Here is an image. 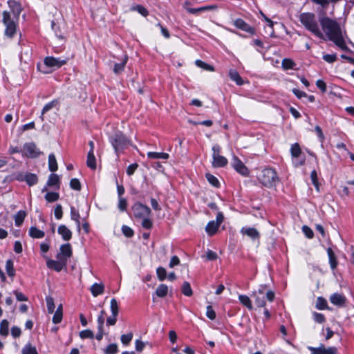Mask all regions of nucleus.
I'll return each mask as SVG.
<instances>
[{
    "mask_svg": "<svg viewBox=\"0 0 354 354\" xmlns=\"http://www.w3.org/2000/svg\"><path fill=\"white\" fill-rule=\"evenodd\" d=\"M319 21L322 30L328 39L333 41L341 49L346 50L347 47L339 23L326 16L319 17Z\"/></svg>",
    "mask_w": 354,
    "mask_h": 354,
    "instance_id": "obj_1",
    "label": "nucleus"
},
{
    "mask_svg": "<svg viewBox=\"0 0 354 354\" xmlns=\"http://www.w3.org/2000/svg\"><path fill=\"white\" fill-rule=\"evenodd\" d=\"M300 21L306 28L315 36L321 39H324V35L320 30L314 14L309 12L303 13L300 15Z\"/></svg>",
    "mask_w": 354,
    "mask_h": 354,
    "instance_id": "obj_2",
    "label": "nucleus"
},
{
    "mask_svg": "<svg viewBox=\"0 0 354 354\" xmlns=\"http://www.w3.org/2000/svg\"><path fill=\"white\" fill-rule=\"evenodd\" d=\"M18 19L19 17L11 15L10 12L6 10L3 12L2 22L6 27V36L12 37L15 34Z\"/></svg>",
    "mask_w": 354,
    "mask_h": 354,
    "instance_id": "obj_3",
    "label": "nucleus"
},
{
    "mask_svg": "<svg viewBox=\"0 0 354 354\" xmlns=\"http://www.w3.org/2000/svg\"><path fill=\"white\" fill-rule=\"evenodd\" d=\"M259 180L264 186L271 188L279 183L277 172L271 168H266L261 171Z\"/></svg>",
    "mask_w": 354,
    "mask_h": 354,
    "instance_id": "obj_4",
    "label": "nucleus"
},
{
    "mask_svg": "<svg viewBox=\"0 0 354 354\" xmlns=\"http://www.w3.org/2000/svg\"><path fill=\"white\" fill-rule=\"evenodd\" d=\"M110 142L116 153L123 149L129 144V140L121 132H116L110 137Z\"/></svg>",
    "mask_w": 354,
    "mask_h": 354,
    "instance_id": "obj_5",
    "label": "nucleus"
},
{
    "mask_svg": "<svg viewBox=\"0 0 354 354\" xmlns=\"http://www.w3.org/2000/svg\"><path fill=\"white\" fill-rule=\"evenodd\" d=\"M212 166L214 167H223L227 164V160L225 157L220 155L221 147L215 145L212 147Z\"/></svg>",
    "mask_w": 354,
    "mask_h": 354,
    "instance_id": "obj_6",
    "label": "nucleus"
},
{
    "mask_svg": "<svg viewBox=\"0 0 354 354\" xmlns=\"http://www.w3.org/2000/svg\"><path fill=\"white\" fill-rule=\"evenodd\" d=\"M290 153L292 158V163L295 167L301 166L305 163V158L301 157V149L298 143L291 145Z\"/></svg>",
    "mask_w": 354,
    "mask_h": 354,
    "instance_id": "obj_7",
    "label": "nucleus"
},
{
    "mask_svg": "<svg viewBox=\"0 0 354 354\" xmlns=\"http://www.w3.org/2000/svg\"><path fill=\"white\" fill-rule=\"evenodd\" d=\"M69 59V57H54L49 56L44 59V63L46 66L56 69L66 64Z\"/></svg>",
    "mask_w": 354,
    "mask_h": 354,
    "instance_id": "obj_8",
    "label": "nucleus"
},
{
    "mask_svg": "<svg viewBox=\"0 0 354 354\" xmlns=\"http://www.w3.org/2000/svg\"><path fill=\"white\" fill-rule=\"evenodd\" d=\"M132 211L134 216L138 218L149 217L151 214L150 208L140 203H135L132 207Z\"/></svg>",
    "mask_w": 354,
    "mask_h": 354,
    "instance_id": "obj_9",
    "label": "nucleus"
},
{
    "mask_svg": "<svg viewBox=\"0 0 354 354\" xmlns=\"http://www.w3.org/2000/svg\"><path fill=\"white\" fill-rule=\"evenodd\" d=\"M73 250L71 244L65 243L62 244L60 248L59 252L57 254V259H60L67 263L68 259L72 256Z\"/></svg>",
    "mask_w": 354,
    "mask_h": 354,
    "instance_id": "obj_10",
    "label": "nucleus"
},
{
    "mask_svg": "<svg viewBox=\"0 0 354 354\" xmlns=\"http://www.w3.org/2000/svg\"><path fill=\"white\" fill-rule=\"evenodd\" d=\"M23 154L28 158H35L39 156L40 151L34 142H27L24 145Z\"/></svg>",
    "mask_w": 354,
    "mask_h": 354,
    "instance_id": "obj_11",
    "label": "nucleus"
},
{
    "mask_svg": "<svg viewBox=\"0 0 354 354\" xmlns=\"http://www.w3.org/2000/svg\"><path fill=\"white\" fill-rule=\"evenodd\" d=\"M232 167L236 169L237 172L243 176L248 175V169L244 165V164L236 156L233 157L232 162Z\"/></svg>",
    "mask_w": 354,
    "mask_h": 354,
    "instance_id": "obj_12",
    "label": "nucleus"
},
{
    "mask_svg": "<svg viewBox=\"0 0 354 354\" xmlns=\"http://www.w3.org/2000/svg\"><path fill=\"white\" fill-rule=\"evenodd\" d=\"M234 25L239 29H241L245 32L250 33L252 35L255 33L254 28L248 25L245 21L241 19H236L234 21Z\"/></svg>",
    "mask_w": 354,
    "mask_h": 354,
    "instance_id": "obj_13",
    "label": "nucleus"
},
{
    "mask_svg": "<svg viewBox=\"0 0 354 354\" xmlns=\"http://www.w3.org/2000/svg\"><path fill=\"white\" fill-rule=\"evenodd\" d=\"M46 264L48 268L53 269L57 272L61 271L66 266V263L60 259H48Z\"/></svg>",
    "mask_w": 354,
    "mask_h": 354,
    "instance_id": "obj_14",
    "label": "nucleus"
},
{
    "mask_svg": "<svg viewBox=\"0 0 354 354\" xmlns=\"http://www.w3.org/2000/svg\"><path fill=\"white\" fill-rule=\"evenodd\" d=\"M8 3L10 8L9 12H10L11 15L19 17V15L22 10L21 5L14 0L8 1Z\"/></svg>",
    "mask_w": 354,
    "mask_h": 354,
    "instance_id": "obj_15",
    "label": "nucleus"
},
{
    "mask_svg": "<svg viewBox=\"0 0 354 354\" xmlns=\"http://www.w3.org/2000/svg\"><path fill=\"white\" fill-rule=\"evenodd\" d=\"M57 232L64 241H69L72 237V232L64 225L59 226Z\"/></svg>",
    "mask_w": 354,
    "mask_h": 354,
    "instance_id": "obj_16",
    "label": "nucleus"
},
{
    "mask_svg": "<svg viewBox=\"0 0 354 354\" xmlns=\"http://www.w3.org/2000/svg\"><path fill=\"white\" fill-rule=\"evenodd\" d=\"M241 232L243 234H245L250 237L253 240L259 239V232L254 227H242Z\"/></svg>",
    "mask_w": 354,
    "mask_h": 354,
    "instance_id": "obj_17",
    "label": "nucleus"
},
{
    "mask_svg": "<svg viewBox=\"0 0 354 354\" xmlns=\"http://www.w3.org/2000/svg\"><path fill=\"white\" fill-rule=\"evenodd\" d=\"M345 301V297L338 293H334L330 297V301L336 306H343Z\"/></svg>",
    "mask_w": 354,
    "mask_h": 354,
    "instance_id": "obj_18",
    "label": "nucleus"
},
{
    "mask_svg": "<svg viewBox=\"0 0 354 354\" xmlns=\"http://www.w3.org/2000/svg\"><path fill=\"white\" fill-rule=\"evenodd\" d=\"M104 286L102 283H95L91 286L90 290L93 297H97L104 292Z\"/></svg>",
    "mask_w": 354,
    "mask_h": 354,
    "instance_id": "obj_19",
    "label": "nucleus"
},
{
    "mask_svg": "<svg viewBox=\"0 0 354 354\" xmlns=\"http://www.w3.org/2000/svg\"><path fill=\"white\" fill-rule=\"evenodd\" d=\"M219 226L220 225H218L216 222H214V221H209L205 227L206 232L209 236H212L217 232Z\"/></svg>",
    "mask_w": 354,
    "mask_h": 354,
    "instance_id": "obj_20",
    "label": "nucleus"
},
{
    "mask_svg": "<svg viewBox=\"0 0 354 354\" xmlns=\"http://www.w3.org/2000/svg\"><path fill=\"white\" fill-rule=\"evenodd\" d=\"M60 180L58 175L55 174H52L49 176L47 185L49 187L56 186L57 188H59Z\"/></svg>",
    "mask_w": 354,
    "mask_h": 354,
    "instance_id": "obj_21",
    "label": "nucleus"
},
{
    "mask_svg": "<svg viewBox=\"0 0 354 354\" xmlns=\"http://www.w3.org/2000/svg\"><path fill=\"white\" fill-rule=\"evenodd\" d=\"M147 157L150 159H168L169 155L167 153L163 152H148Z\"/></svg>",
    "mask_w": 354,
    "mask_h": 354,
    "instance_id": "obj_22",
    "label": "nucleus"
},
{
    "mask_svg": "<svg viewBox=\"0 0 354 354\" xmlns=\"http://www.w3.org/2000/svg\"><path fill=\"white\" fill-rule=\"evenodd\" d=\"M26 216V212L23 210L19 211L15 216V223L17 226H20Z\"/></svg>",
    "mask_w": 354,
    "mask_h": 354,
    "instance_id": "obj_23",
    "label": "nucleus"
},
{
    "mask_svg": "<svg viewBox=\"0 0 354 354\" xmlns=\"http://www.w3.org/2000/svg\"><path fill=\"white\" fill-rule=\"evenodd\" d=\"M48 168L50 171H56L58 169L57 160L53 153H50L48 156Z\"/></svg>",
    "mask_w": 354,
    "mask_h": 354,
    "instance_id": "obj_24",
    "label": "nucleus"
},
{
    "mask_svg": "<svg viewBox=\"0 0 354 354\" xmlns=\"http://www.w3.org/2000/svg\"><path fill=\"white\" fill-rule=\"evenodd\" d=\"M254 298L255 304L258 307H264L266 306L265 295H257V292H252L251 295Z\"/></svg>",
    "mask_w": 354,
    "mask_h": 354,
    "instance_id": "obj_25",
    "label": "nucleus"
},
{
    "mask_svg": "<svg viewBox=\"0 0 354 354\" xmlns=\"http://www.w3.org/2000/svg\"><path fill=\"white\" fill-rule=\"evenodd\" d=\"M29 235L35 239H41L44 236L45 234L36 227H31L29 230Z\"/></svg>",
    "mask_w": 354,
    "mask_h": 354,
    "instance_id": "obj_26",
    "label": "nucleus"
},
{
    "mask_svg": "<svg viewBox=\"0 0 354 354\" xmlns=\"http://www.w3.org/2000/svg\"><path fill=\"white\" fill-rule=\"evenodd\" d=\"M327 253L328 255L329 263H330V268L332 269H335L337 265V261L336 260L335 254L330 248H328L327 249Z\"/></svg>",
    "mask_w": 354,
    "mask_h": 354,
    "instance_id": "obj_27",
    "label": "nucleus"
},
{
    "mask_svg": "<svg viewBox=\"0 0 354 354\" xmlns=\"http://www.w3.org/2000/svg\"><path fill=\"white\" fill-rule=\"evenodd\" d=\"M229 75L230 79L234 81L238 85L243 84V81L236 71L233 69L230 70Z\"/></svg>",
    "mask_w": 354,
    "mask_h": 354,
    "instance_id": "obj_28",
    "label": "nucleus"
},
{
    "mask_svg": "<svg viewBox=\"0 0 354 354\" xmlns=\"http://www.w3.org/2000/svg\"><path fill=\"white\" fill-rule=\"evenodd\" d=\"M86 165L92 169H95L96 168L95 157L94 156V153H92V151H88V153Z\"/></svg>",
    "mask_w": 354,
    "mask_h": 354,
    "instance_id": "obj_29",
    "label": "nucleus"
},
{
    "mask_svg": "<svg viewBox=\"0 0 354 354\" xmlns=\"http://www.w3.org/2000/svg\"><path fill=\"white\" fill-rule=\"evenodd\" d=\"M168 286L165 284H160L156 290V294L159 297H164L167 295Z\"/></svg>",
    "mask_w": 354,
    "mask_h": 354,
    "instance_id": "obj_30",
    "label": "nucleus"
},
{
    "mask_svg": "<svg viewBox=\"0 0 354 354\" xmlns=\"http://www.w3.org/2000/svg\"><path fill=\"white\" fill-rule=\"evenodd\" d=\"M239 299L240 302L247 307L249 310H252L253 308V306L252 305V302L249 297L243 295H240L239 296Z\"/></svg>",
    "mask_w": 354,
    "mask_h": 354,
    "instance_id": "obj_31",
    "label": "nucleus"
},
{
    "mask_svg": "<svg viewBox=\"0 0 354 354\" xmlns=\"http://www.w3.org/2000/svg\"><path fill=\"white\" fill-rule=\"evenodd\" d=\"M80 214L75 209L74 207H71V218L72 220L75 221L77 228L80 230Z\"/></svg>",
    "mask_w": 354,
    "mask_h": 354,
    "instance_id": "obj_32",
    "label": "nucleus"
},
{
    "mask_svg": "<svg viewBox=\"0 0 354 354\" xmlns=\"http://www.w3.org/2000/svg\"><path fill=\"white\" fill-rule=\"evenodd\" d=\"M128 57L127 55L124 56V58L122 63L120 64H115L113 71L115 74H119L122 71H123L124 66L127 62Z\"/></svg>",
    "mask_w": 354,
    "mask_h": 354,
    "instance_id": "obj_33",
    "label": "nucleus"
},
{
    "mask_svg": "<svg viewBox=\"0 0 354 354\" xmlns=\"http://www.w3.org/2000/svg\"><path fill=\"white\" fill-rule=\"evenodd\" d=\"M24 180L30 186L34 185L37 183V176L34 174H27L24 176Z\"/></svg>",
    "mask_w": 354,
    "mask_h": 354,
    "instance_id": "obj_34",
    "label": "nucleus"
},
{
    "mask_svg": "<svg viewBox=\"0 0 354 354\" xmlns=\"http://www.w3.org/2000/svg\"><path fill=\"white\" fill-rule=\"evenodd\" d=\"M216 6H207L201 7L198 8H188L187 11L192 14H196L199 12L210 10H213V9H216Z\"/></svg>",
    "mask_w": 354,
    "mask_h": 354,
    "instance_id": "obj_35",
    "label": "nucleus"
},
{
    "mask_svg": "<svg viewBox=\"0 0 354 354\" xmlns=\"http://www.w3.org/2000/svg\"><path fill=\"white\" fill-rule=\"evenodd\" d=\"M9 323L6 319L1 321L0 324V335L6 336L8 334Z\"/></svg>",
    "mask_w": 354,
    "mask_h": 354,
    "instance_id": "obj_36",
    "label": "nucleus"
},
{
    "mask_svg": "<svg viewBox=\"0 0 354 354\" xmlns=\"http://www.w3.org/2000/svg\"><path fill=\"white\" fill-rule=\"evenodd\" d=\"M55 105L56 102L55 101H52L50 102H48L44 106L40 116L41 121L44 120V115L46 114V113L52 109Z\"/></svg>",
    "mask_w": 354,
    "mask_h": 354,
    "instance_id": "obj_37",
    "label": "nucleus"
},
{
    "mask_svg": "<svg viewBox=\"0 0 354 354\" xmlns=\"http://www.w3.org/2000/svg\"><path fill=\"white\" fill-rule=\"evenodd\" d=\"M315 306L318 310L326 309L328 308L327 301L324 298L319 297L317 299Z\"/></svg>",
    "mask_w": 354,
    "mask_h": 354,
    "instance_id": "obj_38",
    "label": "nucleus"
},
{
    "mask_svg": "<svg viewBox=\"0 0 354 354\" xmlns=\"http://www.w3.org/2000/svg\"><path fill=\"white\" fill-rule=\"evenodd\" d=\"M22 354H38L35 346H32L30 344H26L21 351Z\"/></svg>",
    "mask_w": 354,
    "mask_h": 354,
    "instance_id": "obj_39",
    "label": "nucleus"
},
{
    "mask_svg": "<svg viewBox=\"0 0 354 354\" xmlns=\"http://www.w3.org/2000/svg\"><path fill=\"white\" fill-rule=\"evenodd\" d=\"M281 65L283 69H292L295 66V63L290 59L285 58L282 60Z\"/></svg>",
    "mask_w": 354,
    "mask_h": 354,
    "instance_id": "obj_40",
    "label": "nucleus"
},
{
    "mask_svg": "<svg viewBox=\"0 0 354 354\" xmlns=\"http://www.w3.org/2000/svg\"><path fill=\"white\" fill-rule=\"evenodd\" d=\"M182 292L187 297L192 295L193 292L189 282L185 281L182 286Z\"/></svg>",
    "mask_w": 354,
    "mask_h": 354,
    "instance_id": "obj_41",
    "label": "nucleus"
},
{
    "mask_svg": "<svg viewBox=\"0 0 354 354\" xmlns=\"http://www.w3.org/2000/svg\"><path fill=\"white\" fill-rule=\"evenodd\" d=\"M6 270L8 276L11 277L15 276V269L13 267V262L12 261V260L8 259L6 261Z\"/></svg>",
    "mask_w": 354,
    "mask_h": 354,
    "instance_id": "obj_42",
    "label": "nucleus"
},
{
    "mask_svg": "<svg viewBox=\"0 0 354 354\" xmlns=\"http://www.w3.org/2000/svg\"><path fill=\"white\" fill-rule=\"evenodd\" d=\"M156 274L159 281H162L166 279L167 277V271L166 269L163 267H158L156 269Z\"/></svg>",
    "mask_w": 354,
    "mask_h": 354,
    "instance_id": "obj_43",
    "label": "nucleus"
},
{
    "mask_svg": "<svg viewBox=\"0 0 354 354\" xmlns=\"http://www.w3.org/2000/svg\"><path fill=\"white\" fill-rule=\"evenodd\" d=\"M111 311L113 315H118L119 312V307L117 300L113 298L110 302Z\"/></svg>",
    "mask_w": 354,
    "mask_h": 354,
    "instance_id": "obj_44",
    "label": "nucleus"
},
{
    "mask_svg": "<svg viewBox=\"0 0 354 354\" xmlns=\"http://www.w3.org/2000/svg\"><path fill=\"white\" fill-rule=\"evenodd\" d=\"M46 301L48 312V313L52 314L54 312V310L55 308V306L54 304V300L51 297L48 296V297H46Z\"/></svg>",
    "mask_w": 354,
    "mask_h": 354,
    "instance_id": "obj_45",
    "label": "nucleus"
},
{
    "mask_svg": "<svg viewBox=\"0 0 354 354\" xmlns=\"http://www.w3.org/2000/svg\"><path fill=\"white\" fill-rule=\"evenodd\" d=\"M59 197V194L56 192H48L45 196L46 200L50 203L57 201Z\"/></svg>",
    "mask_w": 354,
    "mask_h": 354,
    "instance_id": "obj_46",
    "label": "nucleus"
},
{
    "mask_svg": "<svg viewBox=\"0 0 354 354\" xmlns=\"http://www.w3.org/2000/svg\"><path fill=\"white\" fill-rule=\"evenodd\" d=\"M80 337L82 339H93L94 333L89 329L84 330L80 333Z\"/></svg>",
    "mask_w": 354,
    "mask_h": 354,
    "instance_id": "obj_47",
    "label": "nucleus"
},
{
    "mask_svg": "<svg viewBox=\"0 0 354 354\" xmlns=\"http://www.w3.org/2000/svg\"><path fill=\"white\" fill-rule=\"evenodd\" d=\"M206 178L207 181L212 185L214 187H218L219 186V182L218 179L213 175L210 174H206Z\"/></svg>",
    "mask_w": 354,
    "mask_h": 354,
    "instance_id": "obj_48",
    "label": "nucleus"
},
{
    "mask_svg": "<svg viewBox=\"0 0 354 354\" xmlns=\"http://www.w3.org/2000/svg\"><path fill=\"white\" fill-rule=\"evenodd\" d=\"M313 319L315 322L319 324H322L326 321L324 315L322 313L314 312L313 313Z\"/></svg>",
    "mask_w": 354,
    "mask_h": 354,
    "instance_id": "obj_49",
    "label": "nucleus"
},
{
    "mask_svg": "<svg viewBox=\"0 0 354 354\" xmlns=\"http://www.w3.org/2000/svg\"><path fill=\"white\" fill-rule=\"evenodd\" d=\"M70 187L75 190L80 191L81 189V184L77 178H73L70 182Z\"/></svg>",
    "mask_w": 354,
    "mask_h": 354,
    "instance_id": "obj_50",
    "label": "nucleus"
},
{
    "mask_svg": "<svg viewBox=\"0 0 354 354\" xmlns=\"http://www.w3.org/2000/svg\"><path fill=\"white\" fill-rule=\"evenodd\" d=\"M119 209L122 212H124L127 209V200L123 197L118 198V205Z\"/></svg>",
    "mask_w": 354,
    "mask_h": 354,
    "instance_id": "obj_51",
    "label": "nucleus"
},
{
    "mask_svg": "<svg viewBox=\"0 0 354 354\" xmlns=\"http://www.w3.org/2000/svg\"><path fill=\"white\" fill-rule=\"evenodd\" d=\"M133 338V334L129 333L128 334H124L121 336V342L124 345H128Z\"/></svg>",
    "mask_w": 354,
    "mask_h": 354,
    "instance_id": "obj_52",
    "label": "nucleus"
},
{
    "mask_svg": "<svg viewBox=\"0 0 354 354\" xmlns=\"http://www.w3.org/2000/svg\"><path fill=\"white\" fill-rule=\"evenodd\" d=\"M320 346L322 349L324 354H337V349L334 346L325 348L324 346L322 344L320 345Z\"/></svg>",
    "mask_w": 354,
    "mask_h": 354,
    "instance_id": "obj_53",
    "label": "nucleus"
},
{
    "mask_svg": "<svg viewBox=\"0 0 354 354\" xmlns=\"http://www.w3.org/2000/svg\"><path fill=\"white\" fill-rule=\"evenodd\" d=\"M63 317V313H60L59 310H56L53 317V322L54 324H59L61 322Z\"/></svg>",
    "mask_w": 354,
    "mask_h": 354,
    "instance_id": "obj_54",
    "label": "nucleus"
},
{
    "mask_svg": "<svg viewBox=\"0 0 354 354\" xmlns=\"http://www.w3.org/2000/svg\"><path fill=\"white\" fill-rule=\"evenodd\" d=\"M206 315L211 320H214L216 318L215 311L211 306H207Z\"/></svg>",
    "mask_w": 354,
    "mask_h": 354,
    "instance_id": "obj_55",
    "label": "nucleus"
},
{
    "mask_svg": "<svg viewBox=\"0 0 354 354\" xmlns=\"http://www.w3.org/2000/svg\"><path fill=\"white\" fill-rule=\"evenodd\" d=\"M105 352L107 354L116 353L118 352V346H117V344H109L106 347Z\"/></svg>",
    "mask_w": 354,
    "mask_h": 354,
    "instance_id": "obj_56",
    "label": "nucleus"
},
{
    "mask_svg": "<svg viewBox=\"0 0 354 354\" xmlns=\"http://www.w3.org/2000/svg\"><path fill=\"white\" fill-rule=\"evenodd\" d=\"M310 178H311L313 184L318 190L319 189V184H318V179H317V174L315 170L312 171V172L310 174Z\"/></svg>",
    "mask_w": 354,
    "mask_h": 354,
    "instance_id": "obj_57",
    "label": "nucleus"
},
{
    "mask_svg": "<svg viewBox=\"0 0 354 354\" xmlns=\"http://www.w3.org/2000/svg\"><path fill=\"white\" fill-rule=\"evenodd\" d=\"M142 223H141L142 226L145 229H151L152 227V222L149 219V218L145 217V218H142Z\"/></svg>",
    "mask_w": 354,
    "mask_h": 354,
    "instance_id": "obj_58",
    "label": "nucleus"
},
{
    "mask_svg": "<svg viewBox=\"0 0 354 354\" xmlns=\"http://www.w3.org/2000/svg\"><path fill=\"white\" fill-rule=\"evenodd\" d=\"M63 212L62 207L61 205L58 204L56 205L55 208V216L57 219H61L62 218Z\"/></svg>",
    "mask_w": 354,
    "mask_h": 354,
    "instance_id": "obj_59",
    "label": "nucleus"
},
{
    "mask_svg": "<svg viewBox=\"0 0 354 354\" xmlns=\"http://www.w3.org/2000/svg\"><path fill=\"white\" fill-rule=\"evenodd\" d=\"M122 230L123 234L127 237H131L133 235V230L127 225H123L122 227Z\"/></svg>",
    "mask_w": 354,
    "mask_h": 354,
    "instance_id": "obj_60",
    "label": "nucleus"
},
{
    "mask_svg": "<svg viewBox=\"0 0 354 354\" xmlns=\"http://www.w3.org/2000/svg\"><path fill=\"white\" fill-rule=\"evenodd\" d=\"M302 231L306 236V237H308V239H311L313 237V232L309 227L306 225L303 226Z\"/></svg>",
    "mask_w": 354,
    "mask_h": 354,
    "instance_id": "obj_61",
    "label": "nucleus"
},
{
    "mask_svg": "<svg viewBox=\"0 0 354 354\" xmlns=\"http://www.w3.org/2000/svg\"><path fill=\"white\" fill-rule=\"evenodd\" d=\"M323 59H324V60H325L326 62H327L328 63H333L337 59V57H336L335 54H332V55L327 54V55H324L323 56Z\"/></svg>",
    "mask_w": 354,
    "mask_h": 354,
    "instance_id": "obj_62",
    "label": "nucleus"
},
{
    "mask_svg": "<svg viewBox=\"0 0 354 354\" xmlns=\"http://www.w3.org/2000/svg\"><path fill=\"white\" fill-rule=\"evenodd\" d=\"M138 167V165L136 164V163H134V164H131L128 167H127V174L129 175V176H131L133 174V173L135 172V171L137 169V168Z\"/></svg>",
    "mask_w": 354,
    "mask_h": 354,
    "instance_id": "obj_63",
    "label": "nucleus"
},
{
    "mask_svg": "<svg viewBox=\"0 0 354 354\" xmlns=\"http://www.w3.org/2000/svg\"><path fill=\"white\" fill-rule=\"evenodd\" d=\"M308 348L311 351V354H324L321 346L317 348L308 346Z\"/></svg>",
    "mask_w": 354,
    "mask_h": 354,
    "instance_id": "obj_64",
    "label": "nucleus"
}]
</instances>
